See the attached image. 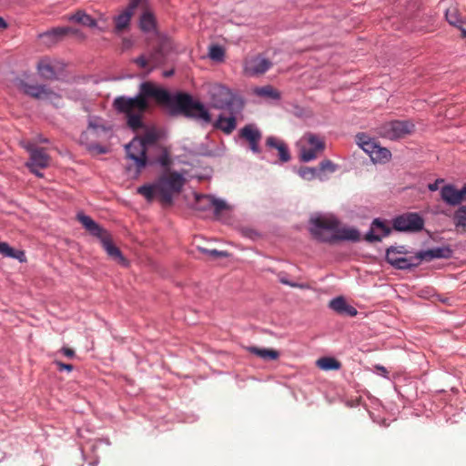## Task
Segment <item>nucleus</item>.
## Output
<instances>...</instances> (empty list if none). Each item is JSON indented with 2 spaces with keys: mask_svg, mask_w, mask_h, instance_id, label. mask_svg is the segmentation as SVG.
<instances>
[{
  "mask_svg": "<svg viewBox=\"0 0 466 466\" xmlns=\"http://www.w3.org/2000/svg\"><path fill=\"white\" fill-rule=\"evenodd\" d=\"M424 220L417 213H406L393 220V228L398 231L417 232L423 228Z\"/></svg>",
  "mask_w": 466,
  "mask_h": 466,
  "instance_id": "obj_9",
  "label": "nucleus"
},
{
  "mask_svg": "<svg viewBox=\"0 0 466 466\" xmlns=\"http://www.w3.org/2000/svg\"><path fill=\"white\" fill-rule=\"evenodd\" d=\"M208 94L211 106L214 108L228 109L232 113L235 107L238 111L243 107V102L229 88L221 84L208 85Z\"/></svg>",
  "mask_w": 466,
  "mask_h": 466,
  "instance_id": "obj_4",
  "label": "nucleus"
},
{
  "mask_svg": "<svg viewBox=\"0 0 466 466\" xmlns=\"http://www.w3.org/2000/svg\"><path fill=\"white\" fill-rule=\"evenodd\" d=\"M387 250H393L396 255L407 256L409 254V251L404 246L390 247Z\"/></svg>",
  "mask_w": 466,
  "mask_h": 466,
  "instance_id": "obj_46",
  "label": "nucleus"
},
{
  "mask_svg": "<svg viewBox=\"0 0 466 466\" xmlns=\"http://www.w3.org/2000/svg\"><path fill=\"white\" fill-rule=\"evenodd\" d=\"M134 13V11L127 7L120 15L115 17V33L120 34L129 26L130 19Z\"/></svg>",
  "mask_w": 466,
  "mask_h": 466,
  "instance_id": "obj_23",
  "label": "nucleus"
},
{
  "mask_svg": "<svg viewBox=\"0 0 466 466\" xmlns=\"http://www.w3.org/2000/svg\"><path fill=\"white\" fill-rule=\"evenodd\" d=\"M80 223L85 227V228L93 236L96 238H100L106 230L102 228L95 220H93L89 216H86L84 214H79L77 216Z\"/></svg>",
  "mask_w": 466,
  "mask_h": 466,
  "instance_id": "obj_22",
  "label": "nucleus"
},
{
  "mask_svg": "<svg viewBox=\"0 0 466 466\" xmlns=\"http://www.w3.org/2000/svg\"><path fill=\"white\" fill-rule=\"evenodd\" d=\"M356 143L361 147L370 157L374 154L378 144L374 139L370 138L364 133H359L356 135Z\"/></svg>",
  "mask_w": 466,
  "mask_h": 466,
  "instance_id": "obj_24",
  "label": "nucleus"
},
{
  "mask_svg": "<svg viewBox=\"0 0 466 466\" xmlns=\"http://www.w3.org/2000/svg\"><path fill=\"white\" fill-rule=\"evenodd\" d=\"M37 70L40 76L46 79H52L56 76L54 67L46 60H41L38 63Z\"/></svg>",
  "mask_w": 466,
  "mask_h": 466,
  "instance_id": "obj_33",
  "label": "nucleus"
},
{
  "mask_svg": "<svg viewBox=\"0 0 466 466\" xmlns=\"http://www.w3.org/2000/svg\"><path fill=\"white\" fill-rule=\"evenodd\" d=\"M452 255V250L449 247H439L428 250L420 251L417 257L421 261H431L434 258H449Z\"/></svg>",
  "mask_w": 466,
  "mask_h": 466,
  "instance_id": "obj_17",
  "label": "nucleus"
},
{
  "mask_svg": "<svg viewBox=\"0 0 466 466\" xmlns=\"http://www.w3.org/2000/svg\"><path fill=\"white\" fill-rule=\"evenodd\" d=\"M386 260L398 269H410L420 265L417 253L414 256L396 255L393 250H387Z\"/></svg>",
  "mask_w": 466,
  "mask_h": 466,
  "instance_id": "obj_12",
  "label": "nucleus"
},
{
  "mask_svg": "<svg viewBox=\"0 0 466 466\" xmlns=\"http://www.w3.org/2000/svg\"><path fill=\"white\" fill-rule=\"evenodd\" d=\"M7 27V23L5 20L0 16V29H5Z\"/></svg>",
  "mask_w": 466,
  "mask_h": 466,
  "instance_id": "obj_54",
  "label": "nucleus"
},
{
  "mask_svg": "<svg viewBox=\"0 0 466 466\" xmlns=\"http://www.w3.org/2000/svg\"><path fill=\"white\" fill-rule=\"evenodd\" d=\"M375 369L378 370L379 374L384 376V377H387L388 375V370L385 367L381 366V365H376L375 366Z\"/></svg>",
  "mask_w": 466,
  "mask_h": 466,
  "instance_id": "obj_50",
  "label": "nucleus"
},
{
  "mask_svg": "<svg viewBox=\"0 0 466 466\" xmlns=\"http://www.w3.org/2000/svg\"><path fill=\"white\" fill-rule=\"evenodd\" d=\"M74 370V366L69 363H63L60 361V371L66 370V371H72Z\"/></svg>",
  "mask_w": 466,
  "mask_h": 466,
  "instance_id": "obj_49",
  "label": "nucleus"
},
{
  "mask_svg": "<svg viewBox=\"0 0 466 466\" xmlns=\"http://www.w3.org/2000/svg\"><path fill=\"white\" fill-rule=\"evenodd\" d=\"M198 249L212 258H228L229 256V253L224 250L208 249L201 247H198Z\"/></svg>",
  "mask_w": 466,
  "mask_h": 466,
  "instance_id": "obj_39",
  "label": "nucleus"
},
{
  "mask_svg": "<svg viewBox=\"0 0 466 466\" xmlns=\"http://www.w3.org/2000/svg\"><path fill=\"white\" fill-rule=\"evenodd\" d=\"M266 146L278 150L280 161L288 162L290 159L288 147L284 141L279 140L274 137H268L266 140Z\"/></svg>",
  "mask_w": 466,
  "mask_h": 466,
  "instance_id": "obj_21",
  "label": "nucleus"
},
{
  "mask_svg": "<svg viewBox=\"0 0 466 466\" xmlns=\"http://www.w3.org/2000/svg\"><path fill=\"white\" fill-rule=\"evenodd\" d=\"M0 254L5 258H15L20 262L25 261V252L22 250L14 249L6 242L0 241Z\"/></svg>",
  "mask_w": 466,
  "mask_h": 466,
  "instance_id": "obj_26",
  "label": "nucleus"
},
{
  "mask_svg": "<svg viewBox=\"0 0 466 466\" xmlns=\"http://www.w3.org/2000/svg\"><path fill=\"white\" fill-rule=\"evenodd\" d=\"M310 233L319 241L336 243L341 240L358 241L360 233L353 228H339V221L331 215H319L312 217Z\"/></svg>",
  "mask_w": 466,
  "mask_h": 466,
  "instance_id": "obj_2",
  "label": "nucleus"
},
{
  "mask_svg": "<svg viewBox=\"0 0 466 466\" xmlns=\"http://www.w3.org/2000/svg\"><path fill=\"white\" fill-rule=\"evenodd\" d=\"M248 351L265 360H274L279 359V352L273 349H260L257 347H249Z\"/></svg>",
  "mask_w": 466,
  "mask_h": 466,
  "instance_id": "obj_29",
  "label": "nucleus"
},
{
  "mask_svg": "<svg viewBox=\"0 0 466 466\" xmlns=\"http://www.w3.org/2000/svg\"><path fill=\"white\" fill-rule=\"evenodd\" d=\"M99 130L104 131L105 128L102 125L96 123L93 120L89 121L87 129L84 132V136H88L89 134H97Z\"/></svg>",
  "mask_w": 466,
  "mask_h": 466,
  "instance_id": "obj_43",
  "label": "nucleus"
},
{
  "mask_svg": "<svg viewBox=\"0 0 466 466\" xmlns=\"http://www.w3.org/2000/svg\"><path fill=\"white\" fill-rule=\"evenodd\" d=\"M466 188L464 187L458 190L452 185H446L441 190V198L451 206H456L461 204L463 201V197L465 196Z\"/></svg>",
  "mask_w": 466,
  "mask_h": 466,
  "instance_id": "obj_14",
  "label": "nucleus"
},
{
  "mask_svg": "<svg viewBox=\"0 0 466 466\" xmlns=\"http://www.w3.org/2000/svg\"><path fill=\"white\" fill-rule=\"evenodd\" d=\"M299 175L302 178L306 180H312L315 177H319V179H322L321 175L319 174V170L314 167H301L299 170Z\"/></svg>",
  "mask_w": 466,
  "mask_h": 466,
  "instance_id": "obj_38",
  "label": "nucleus"
},
{
  "mask_svg": "<svg viewBox=\"0 0 466 466\" xmlns=\"http://www.w3.org/2000/svg\"><path fill=\"white\" fill-rule=\"evenodd\" d=\"M69 33H74V34H78V30H73L71 28H68V27H60V31H59V34H60V36L62 35H66Z\"/></svg>",
  "mask_w": 466,
  "mask_h": 466,
  "instance_id": "obj_48",
  "label": "nucleus"
},
{
  "mask_svg": "<svg viewBox=\"0 0 466 466\" xmlns=\"http://www.w3.org/2000/svg\"><path fill=\"white\" fill-rule=\"evenodd\" d=\"M158 161L163 167H167L169 165V158L167 155L161 156Z\"/></svg>",
  "mask_w": 466,
  "mask_h": 466,
  "instance_id": "obj_51",
  "label": "nucleus"
},
{
  "mask_svg": "<svg viewBox=\"0 0 466 466\" xmlns=\"http://www.w3.org/2000/svg\"><path fill=\"white\" fill-rule=\"evenodd\" d=\"M138 7L141 9L147 8V0H129L127 8L135 12V10Z\"/></svg>",
  "mask_w": 466,
  "mask_h": 466,
  "instance_id": "obj_44",
  "label": "nucleus"
},
{
  "mask_svg": "<svg viewBox=\"0 0 466 466\" xmlns=\"http://www.w3.org/2000/svg\"><path fill=\"white\" fill-rule=\"evenodd\" d=\"M337 169V166L329 159L322 160L319 166V172L333 173Z\"/></svg>",
  "mask_w": 466,
  "mask_h": 466,
  "instance_id": "obj_41",
  "label": "nucleus"
},
{
  "mask_svg": "<svg viewBox=\"0 0 466 466\" xmlns=\"http://www.w3.org/2000/svg\"><path fill=\"white\" fill-rule=\"evenodd\" d=\"M166 43H159L153 50L147 55H141L137 57L134 62L147 72H151L153 69L163 65L167 59Z\"/></svg>",
  "mask_w": 466,
  "mask_h": 466,
  "instance_id": "obj_7",
  "label": "nucleus"
},
{
  "mask_svg": "<svg viewBox=\"0 0 466 466\" xmlns=\"http://www.w3.org/2000/svg\"><path fill=\"white\" fill-rule=\"evenodd\" d=\"M198 201H204L207 205L214 208V213L218 216L223 210L228 208V205L224 200L217 199L208 196L198 197Z\"/></svg>",
  "mask_w": 466,
  "mask_h": 466,
  "instance_id": "obj_28",
  "label": "nucleus"
},
{
  "mask_svg": "<svg viewBox=\"0 0 466 466\" xmlns=\"http://www.w3.org/2000/svg\"><path fill=\"white\" fill-rule=\"evenodd\" d=\"M209 57L215 61H221L223 60L225 52L224 49L220 46H211L209 48Z\"/></svg>",
  "mask_w": 466,
  "mask_h": 466,
  "instance_id": "obj_40",
  "label": "nucleus"
},
{
  "mask_svg": "<svg viewBox=\"0 0 466 466\" xmlns=\"http://www.w3.org/2000/svg\"><path fill=\"white\" fill-rule=\"evenodd\" d=\"M137 193L147 198V201H152L157 192L155 183L153 185H143L137 188Z\"/></svg>",
  "mask_w": 466,
  "mask_h": 466,
  "instance_id": "obj_37",
  "label": "nucleus"
},
{
  "mask_svg": "<svg viewBox=\"0 0 466 466\" xmlns=\"http://www.w3.org/2000/svg\"><path fill=\"white\" fill-rule=\"evenodd\" d=\"M391 157L390 151L386 147H381L378 145L373 155H371V160L373 162H388Z\"/></svg>",
  "mask_w": 466,
  "mask_h": 466,
  "instance_id": "obj_34",
  "label": "nucleus"
},
{
  "mask_svg": "<svg viewBox=\"0 0 466 466\" xmlns=\"http://www.w3.org/2000/svg\"><path fill=\"white\" fill-rule=\"evenodd\" d=\"M317 366L323 370H336L340 368V362L331 357H323L317 360Z\"/></svg>",
  "mask_w": 466,
  "mask_h": 466,
  "instance_id": "obj_31",
  "label": "nucleus"
},
{
  "mask_svg": "<svg viewBox=\"0 0 466 466\" xmlns=\"http://www.w3.org/2000/svg\"><path fill=\"white\" fill-rule=\"evenodd\" d=\"M240 137L246 139L249 144V148L254 153H259L258 143L261 139L260 131L253 125H247L240 130Z\"/></svg>",
  "mask_w": 466,
  "mask_h": 466,
  "instance_id": "obj_15",
  "label": "nucleus"
},
{
  "mask_svg": "<svg viewBox=\"0 0 466 466\" xmlns=\"http://www.w3.org/2000/svg\"><path fill=\"white\" fill-rule=\"evenodd\" d=\"M254 93L262 97H268L271 99L280 98V93L269 85L255 88Z\"/></svg>",
  "mask_w": 466,
  "mask_h": 466,
  "instance_id": "obj_32",
  "label": "nucleus"
},
{
  "mask_svg": "<svg viewBox=\"0 0 466 466\" xmlns=\"http://www.w3.org/2000/svg\"><path fill=\"white\" fill-rule=\"evenodd\" d=\"M69 19L87 27H97L100 31L105 30L104 28L97 26V21L96 19L82 10H78Z\"/></svg>",
  "mask_w": 466,
  "mask_h": 466,
  "instance_id": "obj_25",
  "label": "nucleus"
},
{
  "mask_svg": "<svg viewBox=\"0 0 466 466\" xmlns=\"http://www.w3.org/2000/svg\"><path fill=\"white\" fill-rule=\"evenodd\" d=\"M60 352H62L63 356H65L68 360H73L76 357L75 350L67 347L62 348L60 350Z\"/></svg>",
  "mask_w": 466,
  "mask_h": 466,
  "instance_id": "obj_45",
  "label": "nucleus"
},
{
  "mask_svg": "<svg viewBox=\"0 0 466 466\" xmlns=\"http://www.w3.org/2000/svg\"><path fill=\"white\" fill-rule=\"evenodd\" d=\"M271 66L272 62L269 59L257 55L244 61V73L248 76H258L265 74Z\"/></svg>",
  "mask_w": 466,
  "mask_h": 466,
  "instance_id": "obj_11",
  "label": "nucleus"
},
{
  "mask_svg": "<svg viewBox=\"0 0 466 466\" xmlns=\"http://www.w3.org/2000/svg\"><path fill=\"white\" fill-rule=\"evenodd\" d=\"M390 233V228L379 218L373 220L371 228L365 236V239L369 242L380 241L383 237Z\"/></svg>",
  "mask_w": 466,
  "mask_h": 466,
  "instance_id": "obj_16",
  "label": "nucleus"
},
{
  "mask_svg": "<svg viewBox=\"0 0 466 466\" xmlns=\"http://www.w3.org/2000/svg\"><path fill=\"white\" fill-rule=\"evenodd\" d=\"M238 110L232 109V113L230 112V116H219L217 121L214 123V127L217 129H220L225 134H230L236 128V116H234Z\"/></svg>",
  "mask_w": 466,
  "mask_h": 466,
  "instance_id": "obj_20",
  "label": "nucleus"
},
{
  "mask_svg": "<svg viewBox=\"0 0 466 466\" xmlns=\"http://www.w3.org/2000/svg\"><path fill=\"white\" fill-rule=\"evenodd\" d=\"M428 188L431 191H436L439 188V180H436L434 183L429 184Z\"/></svg>",
  "mask_w": 466,
  "mask_h": 466,
  "instance_id": "obj_52",
  "label": "nucleus"
},
{
  "mask_svg": "<svg viewBox=\"0 0 466 466\" xmlns=\"http://www.w3.org/2000/svg\"><path fill=\"white\" fill-rule=\"evenodd\" d=\"M300 158L304 162L317 158L318 154L325 149V141L319 136L307 133L301 138Z\"/></svg>",
  "mask_w": 466,
  "mask_h": 466,
  "instance_id": "obj_6",
  "label": "nucleus"
},
{
  "mask_svg": "<svg viewBox=\"0 0 466 466\" xmlns=\"http://www.w3.org/2000/svg\"><path fill=\"white\" fill-rule=\"evenodd\" d=\"M98 238L100 239L103 248L106 251L109 257H111L115 260H117L119 263H126V258L122 256V253L119 250V248L114 245L111 237L107 231H106Z\"/></svg>",
  "mask_w": 466,
  "mask_h": 466,
  "instance_id": "obj_18",
  "label": "nucleus"
},
{
  "mask_svg": "<svg viewBox=\"0 0 466 466\" xmlns=\"http://www.w3.org/2000/svg\"><path fill=\"white\" fill-rule=\"evenodd\" d=\"M415 130V125L409 120H393L377 127V134L381 137L397 140L410 135Z\"/></svg>",
  "mask_w": 466,
  "mask_h": 466,
  "instance_id": "obj_5",
  "label": "nucleus"
},
{
  "mask_svg": "<svg viewBox=\"0 0 466 466\" xmlns=\"http://www.w3.org/2000/svg\"><path fill=\"white\" fill-rule=\"evenodd\" d=\"M331 309L340 315L354 317L357 315V309L349 305L343 297H337L329 303Z\"/></svg>",
  "mask_w": 466,
  "mask_h": 466,
  "instance_id": "obj_19",
  "label": "nucleus"
},
{
  "mask_svg": "<svg viewBox=\"0 0 466 466\" xmlns=\"http://www.w3.org/2000/svg\"><path fill=\"white\" fill-rule=\"evenodd\" d=\"M173 73H174L173 70L166 71V72H164V76H166V77L171 76L173 75Z\"/></svg>",
  "mask_w": 466,
  "mask_h": 466,
  "instance_id": "obj_55",
  "label": "nucleus"
},
{
  "mask_svg": "<svg viewBox=\"0 0 466 466\" xmlns=\"http://www.w3.org/2000/svg\"><path fill=\"white\" fill-rule=\"evenodd\" d=\"M24 147L30 154L29 160L25 164L26 167L35 176L39 177H43V174L39 171V169L48 166V156L45 153L44 149L36 147L30 142L25 144Z\"/></svg>",
  "mask_w": 466,
  "mask_h": 466,
  "instance_id": "obj_8",
  "label": "nucleus"
},
{
  "mask_svg": "<svg viewBox=\"0 0 466 466\" xmlns=\"http://www.w3.org/2000/svg\"><path fill=\"white\" fill-rule=\"evenodd\" d=\"M127 157L134 161L137 172H140L147 164V149L143 143L135 137L126 146Z\"/></svg>",
  "mask_w": 466,
  "mask_h": 466,
  "instance_id": "obj_10",
  "label": "nucleus"
},
{
  "mask_svg": "<svg viewBox=\"0 0 466 466\" xmlns=\"http://www.w3.org/2000/svg\"><path fill=\"white\" fill-rule=\"evenodd\" d=\"M278 277H279V282L284 284V285H287V286H289V287H292V288H299V289H307L308 288V285L299 284V283H296V282L289 281L286 278V274L284 272L279 273Z\"/></svg>",
  "mask_w": 466,
  "mask_h": 466,
  "instance_id": "obj_42",
  "label": "nucleus"
},
{
  "mask_svg": "<svg viewBox=\"0 0 466 466\" xmlns=\"http://www.w3.org/2000/svg\"><path fill=\"white\" fill-rule=\"evenodd\" d=\"M154 98L157 103L175 107L177 111L185 116L203 121L211 122V116L205 106L193 99L186 93H178L174 97L164 88L158 87L151 82H144L139 86V93L129 97L126 96H116L113 101L114 109L125 115L127 127L137 132L144 129L146 125L143 116L149 109L150 105L147 98Z\"/></svg>",
  "mask_w": 466,
  "mask_h": 466,
  "instance_id": "obj_1",
  "label": "nucleus"
},
{
  "mask_svg": "<svg viewBox=\"0 0 466 466\" xmlns=\"http://www.w3.org/2000/svg\"><path fill=\"white\" fill-rule=\"evenodd\" d=\"M143 13L140 17V28L145 32H150L155 29L156 19L153 13L148 9H142Z\"/></svg>",
  "mask_w": 466,
  "mask_h": 466,
  "instance_id": "obj_27",
  "label": "nucleus"
},
{
  "mask_svg": "<svg viewBox=\"0 0 466 466\" xmlns=\"http://www.w3.org/2000/svg\"><path fill=\"white\" fill-rule=\"evenodd\" d=\"M124 44H125L126 46H129V45H130V41H129V40L125 39V40H124Z\"/></svg>",
  "mask_w": 466,
  "mask_h": 466,
  "instance_id": "obj_57",
  "label": "nucleus"
},
{
  "mask_svg": "<svg viewBox=\"0 0 466 466\" xmlns=\"http://www.w3.org/2000/svg\"><path fill=\"white\" fill-rule=\"evenodd\" d=\"M461 35L466 38V29L461 28Z\"/></svg>",
  "mask_w": 466,
  "mask_h": 466,
  "instance_id": "obj_56",
  "label": "nucleus"
},
{
  "mask_svg": "<svg viewBox=\"0 0 466 466\" xmlns=\"http://www.w3.org/2000/svg\"><path fill=\"white\" fill-rule=\"evenodd\" d=\"M446 19L451 25L461 28V16L458 10L455 7H451L446 10Z\"/></svg>",
  "mask_w": 466,
  "mask_h": 466,
  "instance_id": "obj_35",
  "label": "nucleus"
},
{
  "mask_svg": "<svg viewBox=\"0 0 466 466\" xmlns=\"http://www.w3.org/2000/svg\"><path fill=\"white\" fill-rule=\"evenodd\" d=\"M137 138L143 143L144 147L147 150L148 147L157 143L158 136L155 131H147L142 137Z\"/></svg>",
  "mask_w": 466,
  "mask_h": 466,
  "instance_id": "obj_36",
  "label": "nucleus"
},
{
  "mask_svg": "<svg viewBox=\"0 0 466 466\" xmlns=\"http://www.w3.org/2000/svg\"><path fill=\"white\" fill-rule=\"evenodd\" d=\"M186 178L177 171L166 170L156 180L155 187L160 201L164 205L170 206L173 203L174 195L181 192Z\"/></svg>",
  "mask_w": 466,
  "mask_h": 466,
  "instance_id": "obj_3",
  "label": "nucleus"
},
{
  "mask_svg": "<svg viewBox=\"0 0 466 466\" xmlns=\"http://www.w3.org/2000/svg\"><path fill=\"white\" fill-rule=\"evenodd\" d=\"M14 83L23 93L35 98H42L48 94V89L46 86L30 84L26 79L22 77H16Z\"/></svg>",
  "mask_w": 466,
  "mask_h": 466,
  "instance_id": "obj_13",
  "label": "nucleus"
},
{
  "mask_svg": "<svg viewBox=\"0 0 466 466\" xmlns=\"http://www.w3.org/2000/svg\"><path fill=\"white\" fill-rule=\"evenodd\" d=\"M51 35L54 37L55 42H56V39L58 38V27L53 28L51 32H46V33H44V34L40 35V37L45 39V38H47V37H49Z\"/></svg>",
  "mask_w": 466,
  "mask_h": 466,
  "instance_id": "obj_47",
  "label": "nucleus"
},
{
  "mask_svg": "<svg viewBox=\"0 0 466 466\" xmlns=\"http://www.w3.org/2000/svg\"><path fill=\"white\" fill-rule=\"evenodd\" d=\"M452 219L458 231L466 232V205L460 207L454 212Z\"/></svg>",
  "mask_w": 466,
  "mask_h": 466,
  "instance_id": "obj_30",
  "label": "nucleus"
},
{
  "mask_svg": "<svg viewBox=\"0 0 466 466\" xmlns=\"http://www.w3.org/2000/svg\"><path fill=\"white\" fill-rule=\"evenodd\" d=\"M94 149L98 153V154H104L106 152V149L103 147H100V146H96L94 147Z\"/></svg>",
  "mask_w": 466,
  "mask_h": 466,
  "instance_id": "obj_53",
  "label": "nucleus"
}]
</instances>
